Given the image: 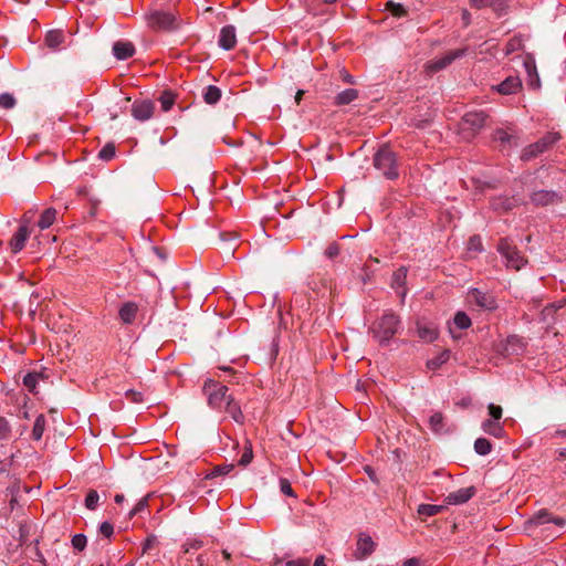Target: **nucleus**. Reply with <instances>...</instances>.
Returning <instances> with one entry per match:
<instances>
[{
	"label": "nucleus",
	"instance_id": "obj_34",
	"mask_svg": "<svg viewBox=\"0 0 566 566\" xmlns=\"http://www.w3.org/2000/svg\"><path fill=\"white\" fill-rule=\"evenodd\" d=\"M442 510H443L442 505L420 504L418 507V514L423 517L434 516V515L439 514Z\"/></svg>",
	"mask_w": 566,
	"mask_h": 566
},
{
	"label": "nucleus",
	"instance_id": "obj_1",
	"mask_svg": "<svg viewBox=\"0 0 566 566\" xmlns=\"http://www.w3.org/2000/svg\"><path fill=\"white\" fill-rule=\"evenodd\" d=\"M400 324L399 316L395 313H385L371 327L373 337L381 346L389 344L390 339L397 334Z\"/></svg>",
	"mask_w": 566,
	"mask_h": 566
},
{
	"label": "nucleus",
	"instance_id": "obj_46",
	"mask_svg": "<svg viewBox=\"0 0 566 566\" xmlns=\"http://www.w3.org/2000/svg\"><path fill=\"white\" fill-rule=\"evenodd\" d=\"M491 206L494 210L507 211L512 208V205L507 198L497 197L492 199Z\"/></svg>",
	"mask_w": 566,
	"mask_h": 566
},
{
	"label": "nucleus",
	"instance_id": "obj_17",
	"mask_svg": "<svg viewBox=\"0 0 566 566\" xmlns=\"http://www.w3.org/2000/svg\"><path fill=\"white\" fill-rule=\"evenodd\" d=\"M136 52L135 45L130 41H116L113 44V54L117 60H127Z\"/></svg>",
	"mask_w": 566,
	"mask_h": 566
},
{
	"label": "nucleus",
	"instance_id": "obj_55",
	"mask_svg": "<svg viewBox=\"0 0 566 566\" xmlns=\"http://www.w3.org/2000/svg\"><path fill=\"white\" fill-rule=\"evenodd\" d=\"M489 8H492L499 14L503 13L507 9V4L505 0H491V4Z\"/></svg>",
	"mask_w": 566,
	"mask_h": 566
},
{
	"label": "nucleus",
	"instance_id": "obj_9",
	"mask_svg": "<svg viewBox=\"0 0 566 566\" xmlns=\"http://www.w3.org/2000/svg\"><path fill=\"white\" fill-rule=\"evenodd\" d=\"M530 201L535 207H547L563 201V195L555 190H534L530 195Z\"/></svg>",
	"mask_w": 566,
	"mask_h": 566
},
{
	"label": "nucleus",
	"instance_id": "obj_37",
	"mask_svg": "<svg viewBox=\"0 0 566 566\" xmlns=\"http://www.w3.org/2000/svg\"><path fill=\"white\" fill-rule=\"evenodd\" d=\"M45 417L44 415H39L34 421L33 429H32V438L34 440H40L43 436L44 429H45Z\"/></svg>",
	"mask_w": 566,
	"mask_h": 566
},
{
	"label": "nucleus",
	"instance_id": "obj_52",
	"mask_svg": "<svg viewBox=\"0 0 566 566\" xmlns=\"http://www.w3.org/2000/svg\"><path fill=\"white\" fill-rule=\"evenodd\" d=\"M98 532L102 536L111 538L114 534V526L109 522L101 523Z\"/></svg>",
	"mask_w": 566,
	"mask_h": 566
},
{
	"label": "nucleus",
	"instance_id": "obj_41",
	"mask_svg": "<svg viewBox=\"0 0 566 566\" xmlns=\"http://www.w3.org/2000/svg\"><path fill=\"white\" fill-rule=\"evenodd\" d=\"M116 147L114 143H107L98 153V158L104 161H109L115 157Z\"/></svg>",
	"mask_w": 566,
	"mask_h": 566
},
{
	"label": "nucleus",
	"instance_id": "obj_8",
	"mask_svg": "<svg viewBox=\"0 0 566 566\" xmlns=\"http://www.w3.org/2000/svg\"><path fill=\"white\" fill-rule=\"evenodd\" d=\"M465 49H455L447 52L442 57L431 60L426 65V71L429 74L437 73L448 65H450L453 61L459 57H462L465 54Z\"/></svg>",
	"mask_w": 566,
	"mask_h": 566
},
{
	"label": "nucleus",
	"instance_id": "obj_6",
	"mask_svg": "<svg viewBox=\"0 0 566 566\" xmlns=\"http://www.w3.org/2000/svg\"><path fill=\"white\" fill-rule=\"evenodd\" d=\"M148 27L154 31H174L178 28L175 14L156 10L146 15Z\"/></svg>",
	"mask_w": 566,
	"mask_h": 566
},
{
	"label": "nucleus",
	"instance_id": "obj_10",
	"mask_svg": "<svg viewBox=\"0 0 566 566\" xmlns=\"http://www.w3.org/2000/svg\"><path fill=\"white\" fill-rule=\"evenodd\" d=\"M29 213H31V211L24 213L21 226L9 242L10 249L13 253H18L24 248L25 241L30 235L28 223L30 222L31 217L28 216Z\"/></svg>",
	"mask_w": 566,
	"mask_h": 566
},
{
	"label": "nucleus",
	"instance_id": "obj_43",
	"mask_svg": "<svg viewBox=\"0 0 566 566\" xmlns=\"http://www.w3.org/2000/svg\"><path fill=\"white\" fill-rule=\"evenodd\" d=\"M99 495L97 491L90 490L85 497V507L87 510L94 511L98 504Z\"/></svg>",
	"mask_w": 566,
	"mask_h": 566
},
{
	"label": "nucleus",
	"instance_id": "obj_23",
	"mask_svg": "<svg viewBox=\"0 0 566 566\" xmlns=\"http://www.w3.org/2000/svg\"><path fill=\"white\" fill-rule=\"evenodd\" d=\"M138 306L134 302H125L119 311L118 315L123 323L125 324H132L137 315Z\"/></svg>",
	"mask_w": 566,
	"mask_h": 566
},
{
	"label": "nucleus",
	"instance_id": "obj_32",
	"mask_svg": "<svg viewBox=\"0 0 566 566\" xmlns=\"http://www.w3.org/2000/svg\"><path fill=\"white\" fill-rule=\"evenodd\" d=\"M493 140L500 143L505 148L511 146L512 142L516 140V138L504 129H496L493 134ZM514 145H516V142H514Z\"/></svg>",
	"mask_w": 566,
	"mask_h": 566
},
{
	"label": "nucleus",
	"instance_id": "obj_40",
	"mask_svg": "<svg viewBox=\"0 0 566 566\" xmlns=\"http://www.w3.org/2000/svg\"><path fill=\"white\" fill-rule=\"evenodd\" d=\"M453 322L455 326L460 329H467L471 326V318L467 315L465 312L459 311L455 313Z\"/></svg>",
	"mask_w": 566,
	"mask_h": 566
},
{
	"label": "nucleus",
	"instance_id": "obj_35",
	"mask_svg": "<svg viewBox=\"0 0 566 566\" xmlns=\"http://www.w3.org/2000/svg\"><path fill=\"white\" fill-rule=\"evenodd\" d=\"M234 469V464H223V465H216L212 468V470L206 474L205 479H213L217 476L226 475L230 473Z\"/></svg>",
	"mask_w": 566,
	"mask_h": 566
},
{
	"label": "nucleus",
	"instance_id": "obj_21",
	"mask_svg": "<svg viewBox=\"0 0 566 566\" xmlns=\"http://www.w3.org/2000/svg\"><path fill=\"white\" fill-rule=\"evenodd\" d=\"M564 302L552 303L546 305L541 312V321L547 326H551L558 316V311L563 308Z\"/></svg>",
	"mask_w": 566,
	"mask_h": 566
},
{
	"label": "nucleus",
	"instance_id": "obj_24",
	"mask_svg": "<svg viewBox=\"0 0 566 566\" xmlns=\"http://www.w3.org/2000/svg\"><path fill=\"white\" fill-rule=\"evenodd\" d=\"M223 408L235 422H243L244 416L241 411V407L237 401H234L232 396H229V399L224 402Z\"/></svg>",
	"mask_w": 566,
	"mask_h": 566
},
{
	"label": "nucleus",
	"instance_id": "obj_56",
	"mask_svg": "<svg viewBox=\"0 0 566 566\" xmlns=\"http://www.w3.org/2000/svg\"><path fill=\"white\" fill-rule=\"evenodd\" d=\"M520 46H521V42L518 40H515V39L510 40L505 45V54L510 55L511 53L518 50Z\"/></svg>",
	"mask_w": 566,
	"mask_h": 566
},
{
	"label": "nucleus",
	"instance_id": "obj_22",
	"mask_svg": "<svg viewBox=\"0 0 566 566\" xmlns=\"http://www.w3.org/2000/svg\"><path fill=\"white\" fill-rule=\"evenodd\" d=\"M524 66L526 69L527 75H528V85L534 90L539 88L541 81H539V76H538L533 56L528 55L524 60Z\"/></svg>",
	"mask_w": 566,
	"mask_h": 566
},
{
	"label": "nucleus",
	"instance_id": "obj_25",
	"mask_svg": "<svg viewBox=\"0 0 566 566\" xmlns=\"http://www.w3.org/2000/svg\"><path fill=\"white\" fill-rule=\"evenodd\" d=\"M482 429L484 432L495 437V438H503L504 437V428L500 423V421H494L491 419L484 420L482 423Z\"/></svg>",
	"mask_w": 566,
	"mask_h": 566
},
{
	"label": "nucleus",
	"instance_id": "obj_11",
	"mask_svg": "<svg viewBox=\"0 0 566 566\" xmlns=\"http://www.w3.org/2000/svg\"><path fill=\"white\" fill-rule=\"evenodd\" d=\"M155 111V104L150 99L135 101L132 106V115L139 122L151 118Z\"/></svg>",
	"mask_w": 566,
	"mask_h": 566
},
{
	"label": "nucleus",
	"instance_id": "obj_45",
	"mask_svg": "<svg viewBox=\"0 0 566 566\" xmlns=\"http://www.w3.org/2000/svg\"><path fill=\"white\" fill-rule=\"evenodd\" d=\"M17 101L11 93L0 94V107L3 109H11L15 106Z\"/></svg>",
	"mask_w": 566,
	"mask_h": 566
},
{
	"label": "nucleus",
	"instance_id": "obj_50",
	"mask_svg": "<svg viewBox=\"0 0 566 566\" xmlns=\"http://www.w3.org/2000/svg\"><path fill=\"white\" fill-rule=\"evenodd\" d=\"M340 253V245L337 242H332L325 250V255L333 260L337 258Z\"/></svg>",
	"mask_w": 566,
	"mask_h": 566
},
{
	"label": "nucleus",
	"instance_id": "obj_26",
	"mask_svg": "<svg viewBox=\"0 0 566 566\" xmlns=\"http://www.w3.org/2000/svg\"><path fill=\"white\" fill-rule=\"evenodd\" d=\"M56 213L57 211L55 208H46L40 216L38 227L42 230L50 228L56 219Z\"/></svg>",
	"mask_w": 566,
	"mask_h": 566
},
{
	"label": "nucleus",
	"instance_id": "obj_5",
	"mask_svg": "<svg viewBox=\"0 0 566 566\" xmlns=\"http://www.w3.org/2000/svg\"><path fill=\"white\" fill-rule=\"evenodd\" d=\"M488 115L484 112H469L460 123L461 132L467 139L475 137V135L485 126Z\"/></svg>",
	"mask_w": 566,
	"mask_h": 566
},
{
	"label": "nucleus",
	"instance_id": "obj_62",
	"mask_svg": "<svg viewBox=\"0 0 566 566\" xmlns=\"http://www.w3.org/2000/svg\"><path fill=\"white\" fill-rule=\"evenodd\" d=\"M313 566H326L325 557L323 555L317 556Z\"/></svg>",
	"mask_w": 566,
	"mask_h": 566
},
{
	"label": "nucleus",
	"instance_id": "obj_19",
	"mask_svg": "<svg viewBox=\"0 0 566 566\" xmlns=\"http://www.w3.org/2000/svg\"><path fill=\"white\" fill-rule=\"evenodd\" d=\"M524 348L523 339L517 335H510L502 344L501 353L503 355H516Z\"/></svg>",
	"mask_w": 566,
	"mask_h": 566
},
{
	"label": "nucleus",
	"instance_id": "obj_48",
	"mask_svg": "<svg viewBox=\"0 0 566 566\" xmlns=\"http://www.w3.org/2000/svg\"><path fill=\"white\" fill-rule=\"evenodd\" d=\"M11 433V427L4 417L0 416V441L8 440Z\"/></svg>",
	"mask_w": 566,
	"mask_h": 566
},
{
	"label": "nucleus",
	"instance_id": "obj_42",
	"mask_svg": "<svg viewBox=\"0 0 566 566\" xmlns=\"http://www.w3.org/2000/svg\"><path fill=\"white\" fill-rule=\"evenodd\" d=\"M386 9L388 11H390V13L394 17H397V18H401V17H405L407 14V10L405 9V7L401 3H396V2H392V1H388L387 4H386Z\"/></svg>",
	"mask_w": 566,
	"mask_h": 566
},
{
	"label": "nucleus",
	"instance_id": "obj_13",
	"mask_svg": "<svg viewBox=\"0 0 566 566\" xmlns=\"http://www.w3.org/2000/svg\"><path fill=\"white\" fill-rule=\"evenodd\" d=\"M476 493V489L474 486L463 488L451 492L447 495L446 502L448 504H463L472 499Z\"/></svg>",
	"mask_w": 566,
	"mask_h": 566
},
{
	"label": "nucleus",
	"instance_id": "obj_54",
	"mask_svg": "<svg viewBox=\"0 0 566 566\" xmlns=\"http://www.w3.org/2000/svg\"><path fill=\"white\" fill-rule=\"evenodd\" d=\"M280 490L283 494L287 496L295 497V493L291 486V483L287 479L281 478L280 479Z\"/></svg>",
	"mask_w": 566,
	"mask_h": 566
},
{
	"label": "nucleus",
	"instance_id": "obj_53",
	"mask_svg": "<svg viewBox=\"0 0 566 566\" xmlns=\"http://www.w3.org/2000/svg\"><path fill=\"white\" fill-rule=\"evenodd\" d=\"M488 409H489V415L492 418L491 420L500 421V419L502 418V413H503L502 407L494 405V403H490Z\"/></svg>",
	"mask_w": 566,
	"mask_h": 566
},
{
	"label": "nucleus",
	"instance_id": "obj_3",
	"mask_svg": "<svg viewBox=\"0 0 566 566\" xmlns=\"http://www.w3.org/2000/svg\"><path fill=\"white\" fill-rule=\"evenodd\" d=\"M562 135L558 132H548L537 142L523 148L521 160L528 161L552 149L559 140Z\"/></svg>",
	"mask_w": 566,
	"mask_h": 566
},
{
	"label": "nucleus",
	"instance_id": "obj_16",
	"mask_svg": "<svg viewBox=\"0 0 566 566\" xmlns=\"http://www.w3.org/2000/svg\"><path fill=\"white\" fill-rule=\"evenodd\" d=\"M494 88L502 95L514 94L522 88V81L518 76H507Z\"/></svg>",
	"mask_w": 566,
	"mask_h": 566
},
{
	"label": "nucleus",
	"instance_id": "obj_44",
	"mask_svg": "<svg viewBox=\"0 0 566 566\" xmlns=\"http://www.w3.org/2000/svg\"><path fill=\"white\" fill-rule=\"evenodd\" d=\"M252 459H253L252 446L249 441H247V443L244 446L243 453L238 463H239V465L247 467L248 464L251 463Z\"/></svg>",
	"mask_w": 566,
	"mask_h": 566
},
{
	"label": "nucleus",
	"instance_id": "obj_15",
	"mask_svg": "<svg viewBox=\"0 0 566 566\" xmlns=\"http://www.w3.org/2000/svg\"><path fill=\"white\" fill-rule=\"evenodd\" d=\"M417 335L418 337L426 342V343H432L434 342L439 336V329L438 327L432 323H422L417 322Z\"/></svg>",
	"mask_w": 566,
	"mask_h": 566
},
{
	"label": "nucleus",
	"instance_id": "obj_29",
	"mask_svg": "<svg viewBox=\"0 0 566 566\" xmlns=\"http://www.w3.org/2000/svg\"><path fill=\"white\" fill-rule=\"evenodd\" d=\"M64 41V33L61 30H51L45 35V44L50 49L59 48Z\"/></svg>",
	"mask_w": 566,
	"mask_h": 566
},
{
	"label": "nucleus",
	"instance_id": "obj_61",
	"mask_svg": "<svg viewBox=\"0 0 566 566\" xmlns=\"http://www.w3.org/2000/svg\"><path fill=\"white\" fill-rule=\"evenodd\" d=\"M403 566H421L420 560L416 557L408 558L403 562Z\"/></svg>",
	"mask_w": 566,
	"mask_h": 566
},
{
	"label": "nucleus",
	"instance_id": "obj_20",
	"mask_svg": "<svg viewBox=\"0 0 566 566\" xmlns=\"http://www.w3.org/2000/svg\"><path fill=\"white\" fill-rule=\"evenodd\" d=\"M407 273L408 270L406 266H400L398 270H396L392 274V282L391 286L397 290L398 294L403 300L406 296V281H407Z\"/></svg>",
	"mask_w": 566,
	"mask_h": 566
},
{
	"label": "nucleus",
	"instance_id": "obj_39",
	"mask_svg": "<svg viewBox=\"0 0 566 566\" xmlns=\"http://www.w3.org/2000/svg\"><path fill=\"white\" fill-rule=\"evenodd\" d=\"M492 450V443L485 438H478L474 441V451L480 455H486Z\"/></svg>",
	"mask_w": 566,
	"mask_h": 566
},
{
	"label": "nucleus",
	"instance_id": "obj_27",
	"mask_svg": "<svg viewBox=\"0 0 566 566\" xmlns=\"http://www.w3.org/2000/svg\"><path fill=\"white\" fill-rule=\"evenodd\" d=\"M532 522H534L537 525L551 522L559 526H563L565 524V521L562 517H552L551 514L545 510L539 511L537 514H535Z\"/></svg>",
	"mask_w": 566,
	"mask_h": 566
},
{
	"label": "nucleus",
	"instance_id": "obj_18",
	"mask_svg": "<svg viewBox=\"0 0 566 566\" xmlns=\"http://www.w3.org/2000/svg\"><path fill=\"white\" fill-rule=\"evenodd\" d=\"M375 549V543L368 535L361 534L357 541V548L355 556L357 559H363L369 556Z\"/></svg>",
	"mask_w": 566,
	"mask_h": 566
},
{
	"label": "nucleus",
	"instance_id": "obj_33",
	"mask_svg": "<svg viewBox=\"0 0 566 566\" xmlns=\"http://www.w3.org/2000/svg\"><path fill=\"white\" fill-rule=\"evenodd\" d=\"M159 102L161 104L163 111L168 112L169 109H171L176 102V95L171 91L166 90L159 96Z\"/></svg>",
	"mask_w": 566,
	"mask_h": 566
},
{
	"label": "nucleus",
	"instance_id": "obj_47",
	"mask_svg": "<svg viewBox=\"0 0 566 566\" xmlns=\"http://www.w3.org/2000/svg\"><path fill=\"white\" fill-rule=\"evenodd\" d=\"M87 538L84 534H75L72 537V546L74 549L82 552L86 547Z\"/></svg>",
	"mask_w": 566,
	"mask_h": 566
},
{
	"label": "nucleus",
	"instance_id": "obj_14",
	"mask_svg": "<svg viewBox=\"0 0 566 566\" xmlns=\"http://www.w3.org/2000/svg\"><path fill=\"white\" fill-rule=\"evenodd\" d=\"M218 43L226 51H230V50L234 49V46L237 44V35H235V29L233 25H231V24L224 25L220 30Z\"/></svg>",
	"mask_w": 566,
	"mask_h": 566
},
{
	"label": "nucleus",
	"instance_id": "obj_36",
	"mask_svg": "<svg viewBox=\"0 0 566 566\" xmlns=\"http://www.w3.org/2000/svg\"><path fill=\"white\" fill-rule=\"evenodd\" d=\"M429 426L436 433H440L444 428V416L441 412H434L429 419Z\"/></svg>",
	"mask_w": 566,
	"mask_h": 566
},
{
	"label": "nucleus",
	"instance_id": "obj_2",
	"mask_svg": "<svg viewBox=\"0 0 566 566\" xmlns=\"http://www.w3.org/2000/svg\"><path fill=\"white\" fill-rule=\"evenodd\" d=\"M374 166L382 172L387 179L398 178V166L396 154L388 145L381 146L374 155Z\"/></svg>",
	"mask_w": 566,
	"mask_h": 566
},
{
	"label": "nucleus",
	"instance_id": "obj_28",
	"mask_svg": "<svg viewBox=\"0 0 566 566\" xmlns=\"http://www.w3.org/2000/svg\"><path fill=\"white\" fill-rule=\"evenodd\" d=\"M358 97V91L355 88H347L335 96V105H347Z\"/></svg>",
	"mask_w": 566,
	"mask_h": 566
},
{
	"label": "nucleus",
	"instance_id": "obj_49",
	"mask_svg": "<svg viewBox=\"0 0 566 566\" xmlns=\"http://www.w3.org/2000/svg\"><path fill=\"white\" fill-rule=\"evenodd\" d=\"M148 497L149 495L140 499L136 505L133 507V510L129 512V517H134L138 513L143 512L148 506Z\"/></svg>",
	"mask_w": 566,
	"mask_h": 566
},
{
	"label": "nucleus",
	"instance_id": "obj_58",
	"mask_svg": "<svg viewBox=\"0 0 566 566\" xmlns=\"http://www.w3.org/2000/svg\"><path fill=\"white\" fill-rule=\"evenodd\" d=\"M469 2L474 9L489 8V4H491V0H469Z\"/></svg>",
	"mask_w": 566,
	"mask_h": 566
},
{
	"label": "nucleus",
	"instance_id": "obj_31",
	"mask_svg": "<svg viewBox=\"0 0 566 566\" xmlns=\"http://www.w3.org/2000/svg\"><path fill=\"white\" fill-rule=\"evenodd\" d=\"M450 358V350L444 349L442 350L438 356L429 359L427 361V367L431 370H436L439 367H441L443 364H446Z\"/></svg>",
	"mask_w": 566,
	"mask_h": 566
},
{
	"label": "nucleus",
	"instance_id": "obj_51",
	"mask_svg": "<svg viewBox=\"0 0 566 566\" xmlns=\"http://www.w3.org/2000/svg\"><path fill=\"white\" fill-rule=\"evenodd\" d=\"M125 397L134 403H142L144 401L143 394L140 391H136L134 389H128L125 392Z\"/></svg>",
	"mask_w": 566,
	"mask_h": 566
},
{
	"label": "nucleus",
	"instance_id": "obj_57",
	"mask_svg": "<svg viewBox=\"0 0 566 566\" xmlns=\"http://www.w3.org/2000/svg\"><path fill=\"white\" fill-rule=\"evenodd\" d=\"M155 543H156V536H154V535L148 536L145 539V542L143 543V552H142V554H145L149 549H151L154 547Z\"/></svg>",
	"mask_w": 566,
	"mask_h": 566
},
{
	"label": "nucleus",
	"instance_id": "obj_4",
	"mask_svg": "<svg viewBox=\"0 0 566 566\" xmlns=\"http://www.w3.org/2000/svg\"><path fill=\"white\" fill-rule=\"evenodd\" d=\"M228 387L217 380L207 379L203 384V392L208 397V403L213 409H222L229 399Z\"/></svg>",
	"mask_w": 566,
	"mask_h": 566
},
{
	"label": "nucleus",
	"instance_id": "obj_38",
	"mask_svg": "<svg viewBox=\"0 0 566 566\" xmlns=\"http://www.w3.org/2000/svg\"><path fill=\"white\" fill-rule=\"evenodd\" d=\"M42 374H39V373H28L24 377H23V385L28 388V390L32 394H36L35 391V388H36V384H38V380L39 378H42Z\"/></svg>",
	"mask_w": 566,
	"mask_h": 566
},
{
	"label": "nucleus",
	"instance_id": "obj_12",
	"mask_svg": "<svg viewBox=\"0 0 566 566\" xmlns=\"http://www.w3.org/2000/svg\"><path fill=\"white\" fill-rule=\"evenodd\" d=\"M471 302L476 306L485 311H493L497 307L496 300L489 293L481 292L478 289H473L469 293Z\"/></svg>",
	"mask_w": 566,
	"mask_h": 566
},
{
	"label": "nucleus",
	"instance_id": "obj_64",
	"mask_svg": "<svg viewBox=\"0 0 566 566\" xmlns=\"http://www.w3.org/2000/svg\"><path fill=\"white\" fill-rule=\"evenodd\" d=\"M237 249L235 244H230L229 247H226L224 250L228 254L233 255L234 251Z\"/></svg>",
	"mask_w": 566,
	"mask_h": 566
},
{
	"label": "nucleus",
	"instance_id": "obj_63",
	"mask_svg": "<svg viewBox=\"0 0 566 566\" xmlns=\"http://www.w3.org/2000/svg\"><path fill=\"white\" fill-rule=\"evenodd\" d=\"M220 238H221L222 240H231V241H235L237 235H235V234H230V233H220Z\"/></svg>",
	"mask_w": 566,
	"mask_h": 566
},
{
	"label": "nucleus",
	"instance_id": "obj_59",
	"mask_svg": "<svg viewBox=\"0 0 566 566\" xmlns=\"http://www.w3.org/2000/svg\"><path fill=\"white\" fill-rule=\"evenodd\" d=\"M469 249H474V250H481L482 249V243H481V239L479 235H473L470 238L469 240Z\"/></svg>",
	"mask_w": 566,
	"mask_h": 566
},
{
	"label": "nucleus",
	"instance_id": "obj_7",
	"mask_svg": "<svg viewBox=\"0 0 566 566\" xmlns=\"http://www.w3.org/2000/svg\"><path fill=\"white\" fill-rule=\"evenodd\" d=\"M497 251L505 258L509 268L520 270L524 265L525 259L509 239L502 238L499 241Z\"/></svg>",
	"mask_w": 566,
	"mask_h": 566
},
{
	"label": "nucleus",
	"instance_id": "obj_60",
	"mask_svg": "<svg viewBox=\"0 0 566 566\" xmlns=\"http://www.w3.org/2000/svg\"><path fill=\"white\" fill-rule=\"evenodd\" d=\"M286 566H310V559L307 558H297L293 560H289Z\"/></svg>",
	"mask_w": 566,
	"mask_h": 566
},
{
	"label": "nucleus",
	"instance_id": "obj_30",
	"mask_svg": "<svg viewBox=\"0 0 566 566\" xmlns=\"http://www.w3.org/2000/svg\"><path fill=\"white\" fill-rule=\"evenodd\" d=\"M221 98V90L218 86L209 85L205 88L203 99L207 104L213 105Z\"/></svg>",
	"mask_w": 566,
	"mask_h": 566
}]
</instances>
